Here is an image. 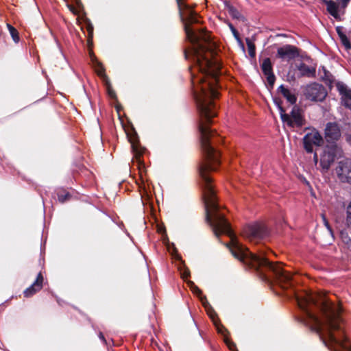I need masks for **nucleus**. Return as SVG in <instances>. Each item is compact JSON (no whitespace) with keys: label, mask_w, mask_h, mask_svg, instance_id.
Returning a JSON list of instances; mask_svg holds the SVG:
<instances>
[{"label":"nucleus","mask_w":351,"mask_h":351,"mask_svg":"<svg viewBox=\"0 0 351 351\" xmlns=\"http://www.w3.org/2000/svg\"><path fill=\"white\" fill-rule=\"evenodd\" d=\"M298 71H300V74L298 75L299 77H315L316 69L315 67L309 66L306 64L304 62H301L299 65L297 66Z\"/></svg>","instance_id":"15"},{"label":"nucleus","mask_w":351,"mask_h":351,"mask_svg":"<svg viewBox=\"0 0 351 351\" xmlns=\"http://www.w3.org/2000/svg\"><path fill=\"white\" fill-rule=\"evenodd\" d=\"M210 317L215 322V324L216 325L217 329V332L223 336L224 342L227 345L228 348L232 351L237 350L236 344L228 337V336L230 335V332L227 330V328H226L222 324L217 325L216 322L215 321V317H217V314L215 313H214V315L210 314Z\"/></svg>","instance_id":"13"},{"label":"nucleus","mask_w":351,"mask_h":351,"mask_svg":"<svg viewBox=\"0 0 351 351\" xmlns=\"http://www.w3.org/2000/svg\"><path fill=\"white\" fill-rule=\"evenodd\" d=\"M323 220H324V223L325 226L327 228V229L330 232H332V228H331V227H330L328 220L326 219V217L324 216H323Z\"/></svg>","instance_id":"34"},{"label":"nucleus","mask_w":351,"mask_h":351,"mask_svg":"<svg viewBox=\"0 0 351 351\" xmlns=\"http://www.w3.org/2000/svg\"><path fill=\"white\" fill-rule=\"evenodd\" d=\"M274 104L276 106L279 110L280 117H282V114H285L286 112V110L282 106V100L280 98L275 97L273 99Z\"/></svg>","instance_id":"27"},{"label":"nucleus","mask_w":351,"mask_h":351,"mask_svg":"<svg viewBox=\"0 0 351 351\" xmlns=\"http://www.w3.org/2000/svg\"><path fill=\"white\" fill-rule=\"evenodd\" d=\"M324 3L326 4L327 11L329 12V14L332 15L335 19H339L340 17L338 12L337 4L332 0H324Z\"/></svg>","instance_id":"19"},{"label":"nucleus","mask_w":351,"mask_h":351,"mask_svg":"<svg viewBox=\"0 0 351 351\" xmlns=\"http://www.w3.org/2000/svg\"><path fill=\"white\" fill-rule=\"evenodd\" d=\"M303 94L308 100L323 101L328 93L323 85L313 82L304 87Z\"/></svg>","instance_id":"6"},{"label":"nucleus","mask_w":351,"mask_h":351,"mask_svg":"<svg viewBox=\"0 0 351 351\" xmlns=\"http://www.w3.org/2000/svg\"><path fill=\"white\" fill-rule=\"evenodd\" d=\"M300 56V49L291 45H285L277 50L276 57L283 60L290 61Z\"/></svg>","instance_id":"11"},{"label":"nucleus","mask_w":351,"mask_h":351,"mask_svg":"<svg viewBox=\"0 0 351 351\" xmlns=\"http://www.w3.org/2000/svg\"><path fill=\"white\" fill-rule=\"evenodd\" d=\"M89 56L91 59V61L93 62V64H95L97 63V61H98V60H97L96 56H95L93 51L90 49L89 51Z\"/></svg>","instance_id":"33"},{"label":"nucleus","mask_w":351,"mask_h":351,"mask_svg":"<svg viewBox=\"0 0 351 351\" xmlns=\"http://www.w3.org/2000/svg\"><path fill=\"white\" fill-rule=\"evenodd\" d=\"M7 27H8V29L10 32V34L13 40L15 43H19V32H18L17 29L9 23L7 24Z\"/></svg>","instance_id":"26"},{"label":"nucleus","mask_w":351,"mask_h":351,"mask_svg":"<svg viewBox=\"0 0 351 351\" xmlns=\"http://www.w3.org/2000/svg\"><path fill=\"white\" fill-rule=\"evenodd\" d=\"M282 122L291 128H300L304 126L306 123L304 112L302 108L298 105H294L289 114L285 112L282 114L280 118Z\"/></svg>","instance_id":"3"},{"label":"nucleus","mask_w":351,"mask_h":351,"mask_svg":"<svg viewBox=\"0 0 351 351\" xmlns=\"http://www.w3.org/2000/svg\"><path fill=\"white\" fill-rule=\"evenodd\" d=\"M242 234L245 238L252 242L266 238L269 231L265 223L256 222L245 226Z\"/></svg>","instance_id":"4"},{"label":"nucleus","mask_w":351,"mask_h":351,"mask_svg":"<svg viewBox=\"0 0 351 351\" xmlns=\"http://www.w3.org/2000/svg\"><path fill=\"white\" fill-rule=\"evenodd\" d=\"M346 140L351 145V135H348L347 137H346Z\"/></svg>","instance_id":"40"},{"label":"nucleus","mask_w":351,"mask_h":351,"mask_svg":"<svg viewBox=\"0 0 351 351\" xmlns=\"http://www.w3.org/2000/svg\"><path fill=\"white\" fill-rule=\"evenodd\" d=\"M181 276L183 278H187L190 276V271L188 268H185L183 271H181Z\"/></svg>","instance_id":"32"},{"label":"nucleus","mask_w":351,"mask_h":351,"mask_svg":"<svg viewBox=\"0 0 351 351\" xmlns=\"http://www.w3.org/2000/svg\"><path fill=\"white\" fill-rule=\"evenodd\" d=\"M85 23H86V28L88 32L87 43H88V47H90V46L93 45L94 27H93V25L90 20L88 19H86L85 20Z\"/></svg>","instance_id":"21"},{"label":"nucleus","mask_w":351,"mask_h":351,"mask_svg":"<svg viewBox=\"0 0 351 351\" xmlns=\"http://www.w3.org/2000/svg\"><path fill=\"white\" fill-rule=\"evenodd\" d=\"M341 136V128L337 122H328L324 129V138L330 145H337Z\"/></svg>","instance_id":"9"},{"label":"nucleus","mask_w":351,"mask_h":351,"mask_svg":"<svg viewBox=\"0 0 351 351\" xmlns=\"http://www.w3.org/2000/svg\"><path fill=\"white\" fill-rule=\"evenodd\" d=\"M195 292L198 293H202V291L197 287H195Z\"/></svg>","instance_id":"41"},{"label":"nucleus","mask_w":351,"mask_h":351,"mask_svg":"<svg viewBox=\"0 0 351 351\" xmlns=\"http://www.w3.org/2000/svg\"><path fill=\"white\" fill-rule=\"evenodd\" d=\"M43 276L41 272L37 275L36 280L33 284L27 287L24 291L23 295L25 298H29L40 291L43 287Z\"/></svg>","instance_id":"14"},{"label":"nucleus","mask_w":351,"mask_h":351,"mask_svg":"<svg viewBox=\"0 0 351 351\" xmlns=\"http://www.w3.org/2000/svg\"><path fill=\"white\" fill-rule=\"evenodd\" d=\"M69 8L74 14H77L76 9L73 5H69Z\"/></svg>","instance_id":"37"},{"label":"nucleus","mask_w":351,"mask_h":351,"mask_svg":"<svg viewBox=\"0 0 351 351\" xmlns=\"http://www.w3.org/2000/svg\"><path fill=\"white\" fill-rule=\"evenodd\" d=\"M94 66L96 68V72H97V75L99 77H102L104 81H106V80H109L108 77L106 75L105 68L104 67L103 64L100 62L97 61V63L95 64H94Z\"/></svg>","instance_id":"22"},{"label":"nucleus","mask_w":351,"mask_h":351,"mask_svg":"<svg viewBox=\"0 0 351 351\" xmlns=\"http://www.w3.org/2000/svg\"><path fill=\"white\" fill-rule=\"evenodd\" d=\"M278 92L287 99V101L291 105H296L297 97L295 94L292 93L289 89L286 88L284 85H280L278 88Z\"/></svg>","instance_id":"16"},{"label":"nucleus","mask_w":351,"mask_h":351,"mask_svg":"<svg viewBox=\"0 0 351 351\" xmlns=\"http://www.w3.org/2000/svg\"><path fill=\"white\" fill-rule=\"evenodd\" d=\"M104 82H105V85L106 86L108 94L110 96V97H111L112 99H116L117 98L116 93L113 90L112 85L110 82V80H108L106 81H104Z\"/></svg>","instance_id":"28"},{"label":"nucleus","mask_w":351,"mask_h":351,"mask_svg":"<svg viewBox=\"0 0 351 351\" xmlns=\"http://www.w3.org/2000/svg\"><path fill=\"white\" fill-rule=\"evenodd\" d=\"M310 130L306 128L305 130ZM303 147L307 153L313 152V145L321 146L324 143V139L319 132L313 128L311 132L306 133L302 138Z\"/></svg>","instance_id":"8"},{"label":"nucleus","mask_w":351,"mask_h":351,"mask_svg":"<svg viewBox=\"0 0 351 351\" xmlns=\"http://www.w3.org/2000/svg\"><path fill=\"white\" fill-rule=\"evenodd\" d=\"M343 6H346L350 0H341Z\"/></svg>","instance_id":"39"},{"label":"nucleus","mask_w":351,"mask_h":351,"mask_svg":"<svg viewBox=\"0 0 351 351\" xmlns=\"http://www.w3.org/2000/svg\"><path fill=\"white\" fill-rule=\"evenodd\" d=\"M322 80L324 82V83L329 86L330 87L332 86V83L335 80L334 77L326 69L324 71V75L322 77Z\"/></svg>","instance_id":"23"},{"label":"nucleus","mask_w":351,"mask_h":351,"mask_svg":"<svg viewBox=\"0 0 351 351\" xmlns=\"http://www.w3.org/2000/svg\"><path fill=\"white\" fill-rule=\"evenodd\" d=\"M227 9L229 14L234 19H239L241 17V13L233 5H227Z\"/></svg>","instance_id":"25"},{"label":"nucleus","mask_w":351,"mask_h":351,"mask_svg":"<svg viewBox=\"0 0 351 351\" xmlns=\"http://www.w3.org/2000/svg\"><path fill=\"white\" fill-rule=\"evenodd\" d=\"M342 104L347 108H351V104L348 100H342Z\"/></svg>","instance_id":"36"},{"label":"nucleus","mask_w":351,"mask_h":351,"mask_svg":"<svg viewBox=\"0 0 351 351\" xmlns=\"http://www.w3.org/2000/svg\"><path fill=\"white\" fill-rule=\"evenodd\" d=\"M246 44L248 48V53L251 58H254L256 56V47L254 43L249 38L245 39Z\"/></svg>","instance_id":"24"},{"label":"nucleus","mask_w":351,"mask_h":351,"mask_svg":"<svg viewBox=\"0 0 351 351\" xmlns=\"http://www.w3.org/2000/svg\"><path fill=\"white\" fill-rule=\"evenodd\" d=\"M180 20L186 39L193 45L189 52L184 50L186 60H191L194 69L199 73H191L193 95L199 114L198 129L200 138H221L210 128L212 119L217 114L215 99L218 97V81L221 64L214 57L215 43L204 27H195L202 23L201 16L182 0H176Z\"/></svg>","instance_id":"1"},{"label":"nucleus","mask_w":351,"mask_h":351,"mask_svg":"<svg viewBox=\"0 0 351 351\" xmlns=\"http://www.w3.org/2000/svg\"><path fill=\"white\" fill-rule=\"evenodd\" d=\"M313 161L315 164H317L318 162V155L316 152L313 154Z\"/></svg>","instance_id":"38"},{"label":"nucleus","mask_w":351,"mask_h":351,"mask_svg":"<svg viewBox=\"0 0 351 351\" xmlns=\"http://www.w3.org/2000/svg\"><path fill=\"white\" fill-rule=\"evenodd\" d=\"M99 337L106 345H108L106 339L101 332H99Z\"/></svg>","instance_id":"35"},{"label":"nucleus","mask_w":351,"mask_h":351,"mask_svg":"<svg viewBox=\"0 0 351 351\" xmlns=\"http://www.w3.org/2000/svg\"><path fill=\"white\" fill-rule=\"evenodd\" d=\"M340 238L345 244L350 246V245L351 244V238L349 237L347 232L344 230L341 231Z\"/></svg>","instance_id":"30"},{"label":"nucleus","mask_w":351,"mask_h":351,"mask_svg":"<svg viewBox=\"0 0 351 351\" xmlns=\"http://www.w3.org/2000/svg\"><path fill=\"white\" fill-rule=\"evenodd\" d=\"M336 32L341 40L342 45L346 47V49H351V43L346 34L343 32V27L340 26L337 27Z\"/></svg>","instance_id":"20"},{"label":"nucleus","mask_w":351,"mask_h":351,"mask_svg":"<svg viewBox=\"0 0 351 351\" xmlns=\"http://www.w3.org/2000/svg\"><path fill=\"white\" fill-rule=\"evenodd\" d=\"M55 193L58 197V200L61 204H64L69 201L72 197L71 194L64 188H58Z\"/></svg>","instance_id":"18"},{"label":"nucleus","mask_w":351,"mask_h":351,"mask_svg":"<svg viewBox=\"0 0 351 351\" xmlns=\"http://www.w3.org/2000/svg\"><path fill=\"white\" fill-rule=\"evenodd\" d=\"M336 173L342 182L351 184V160L346 158L339 162Z\"/></svg>","instance_id":"10"},{"label":"nucleus","mask_w":351,"mask_h":351,"mask_svg":"<svg viewBox=\"0 0 351 351\" xmlns=\"http://www.w3.org/2000/svg\"><path fill=\"white\" fill-rule=\"evenodd\" d=\"M261 68L263 74L267 77L268 84L271 88H273L276 81V76L274 73L273 66L269 58H266L263 60V62L261 64Z\"/></svg>","instance_id":"12"},{"label":"nucleus","mask_w":351,"mask_h":351,"mask_svg":"<svg viewBox=\"0 0 351 351\" xmlns=\"http://www.w3.org/2000/svg\"><path fill=\"white\" fill-rule=\"evenodd\" d=\"M127 138L131 144L132 152H134V157L139 165H143L141 160V156L143 155L145 148L142 147L140 144L138 134L133 125L125 130Z\"/></svg>","instance_id":"7"},{"label":"nucleus","mask_w":351,"mask_h":351,"mask_svg":"<svg viewBox=\"0 0 351 351\" xmlns=\"http://www.w3.org/2000/svg\"><path fill=\"white\" fill-rule=\"evenodd\" d=\"M347 217H346V222L348 226L351 228V201L348 206L347 207Z\"/></svg>","instance_id":"31"},{"label":"nucleus","mask_w":351,"mask_h":351,"mask_svg":"<svg viewBox=\"0 0 351 351\" xmlns=\"http://www.w3.org/2000/svg\"><path fill=\"white\" fill-rule=\"evenodd\" d=\"M336 87L339 94L341 95L342 100L351 101V89L341 82H337L336 83Z\"/></svg>","instance_id":"17"},{"label":"nucleus","mask_w":351,"mask_h":351,"mask_svg":"<svg viewBox=\"0 0 351 351\" xmlns=\"http://www.w3.org/2000/svg\"><path fill=\"white\" fill-rule=\"evenodd\" d=\"M339 147L337 145H327L320 154L319 167L317 168L322 173L328 171L331 165L334 163L337 155Z\"/></svg>","instance_id":"5"},{"label":"nucleus","mask_w":351,"mask_h":351,"mask_svg":"<svg viewBox=\"0 0 351 351\" xmlns=\"http://www.w3.org/2000/svg\"><path fill=\"white\" fill-rule=\"evenodd\" d=\"M293 294L303 313L301 322L316 332L331 351H337L336 347L351 351V348L345 344L347 338L342 330L339 311L332 302L325 299L316 300L306 292L298 294L293 291Z\"/></svg>","instance_id":"2"},{"label":"nucleus","mask_w":351,"mask_h":351,"mask_svg":"<svg viewBox=\"0 0 351 351\" xmlns=\"http://www.w3.org/2000/svg\"><path fill=\"white\" fill-rule=\"evenodd\" d=\"M229 27L236 40L241 45L243 49H244V45L243 44L239 32L235 29L232 23L229 24Z\"/></svg>","instance_id":"29"}]
</instances>
